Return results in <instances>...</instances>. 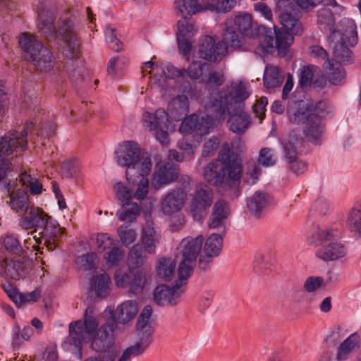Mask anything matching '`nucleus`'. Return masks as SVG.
Returning <instances> with one entry per match:
<instances>
[{
  "label": "nucleus",
  "mask_w": 361,
  "mask_h": 361,
  "mask_svg": "<svg viewBox=\"0 0 361 361\" xmlns=\"http://www.w3.org/2000/svg\"><path fill=\"white\" fill-rule=\"evenodd\" d=\"M324 75L328 81L334 85H342L345 79L346 73L341 64L327 60L323 65Z\"/></svg>",
  "instance_id": "a878e982"
},
{
  "label": "nucleus",
  "mask_w": 361,
  "mask_h": 361,
  "mask_svg": "<svg viewBox=\"0 0 361 361\" xmlns=\"http://www.w3.org/2000/svg\"><path fill=\"white\" fill-rule=\"evenodd\" d=\"M214 200L212 188L204 184L196 185L194 192L191 194L190 212L192 217L200 220L202 214L209 209Z\"/></svg>",
  "instance_id": "4468645a"
},
{
  "label": "nucleus",
  "mask_w": 361,
  "mask_h": 361,
  "mask_svg": "<svg viewBox=\"0 0 361 361\" xmlns=\"http://www.w3.org/2000/svg\"><path fill=\"white\" fill-rule=\"evenodd\" d=\"M46 223L42 227L40 232L41 237L45 239V243L50 240H54L61 234V228L59 225L51 218L47 215Z\"/></svg>",
  "instance_id": "a18cd8bd"
},
{
  "label": "nucleus",
  "mask_w": 361,
  "mask_h": 361,
  "mask_svg": "<svg viewBox=\"0 0 361 361\" xmlns=\"http://www.w3.org/2000/svg\"><path fill=\"white\" fill-rule=\"evenodd\" d=\"M276 12L283 30L295 35L302 34L303 26L299 20L298 9L290 0H279L276 4Z\"/></svg>",
  "instance_id": "9b49d317"
},
{
  "label": "nucleus",
  "mask_w": 361,
  "mask_h": 361,
  "mask_svg": "<svg viewBox=\"0 0 361 361\" xmlns=\"http://www.w3.org/2000/svg\"><path fill=\"white\" fill-rule=\"evenodd\" d=\"M111 280L109 275L103 272L93 276L90 281L91 290L101 298H105L110 293Z\"/></svg>",
  "instance_id": "473e14b6"
},
{
  "label": "nucleus",
  "mask_w": 361,
  "mask_h": 361,
  "mask_svg": "<svg viewBox=\"0 0 361 361\" xmlns=\"http://www.w3.org/2000/svg\"><path fill=\"white\" fill-rule=\"evenodd\" d=\"M130 186L133 190V197L137 200H143L146 197L149 192V178L148 177H135L131 179L126 177Z\"/></svg>",
  "instance_id": "4c0bfd02"
},
{
  "label": "nucleus",
  "mask_w": 361,
  "mask_h": 361,
  "mask_svg": "<svg viewBox=\"0 0 361 361\" xmlns=\"http://www.w3.org/2000/svg\"><path fill=\"white\" fill-rule=\"evenodd\" d=\"M139 338L134 345L126 348L117 361H130L132 357L142 354L152 342V338L138 336Z\"/></svg>",
  "instance_id": "72a5a7b5"
},
{
  "label": "nucleus",
  "mask_w": 361,
  "mask_h": 361,
  "mask_svg": "<svg viewBox=\"0 0 361 361\" xmlns=\"http://www.w3.org/2000/svg\"><path fill=\"white\" fill-rule=\"evenodd\" d=\"M176 264L171 258H161L157 264V273L159 277L170 281L174 276Z\"/></svg>",
  "instance_id": "c03bdc74"
},
{
  "label": "nucleus",
  "mask_w": 361,
  "mask_h": 361,
  "mask_svg": "<svg viewBox=\"0 0 361 361\" xmlns=\"http://www.w3.org/2000/svg\"><path fill=\"white\" fill-rule=\"evenodd\" d=\"M315 243H326L317 251V256L324 261H336L345 257L348 250L346 247L338 241L340 233L333 228H318L312 234Z\"/></svg>",
  "instance_id": "6e6552de"
},
{
  "label": "nucleus",
  "mask_w": 361,
  "mask_h": 361,
  "mask_svg": "<svg viewBox=\"0 0 361 361\" xmlns=\"http://www.w3.org/2000/svg\"><path fill=\"white\" fill-rule=\"evenodd\" d=\"M160 241V235L154 228V223L147 221L141 234V242L143 249L148 254H154L156 247Z\"/></svg>",
  "instance_id": "393cba45"
},
{
  "label": "nucleus",
  "mask_w": 361,
  "mask_h": 361,
  "mask_svg": "<svg viewBox=\"0 0 361 361\" xmlns=\"http://www.w3.org/2000/svg\"><path fill=\"white\" fill-rule=\"evenodd\" d=\"M283 81V77L278 66H267L263 78L264 86L268 89L280 87Z\"/></svg>",
  "instance_id": "e433bc0d"
},
{
  "label": "nucleus",
  "mask_w": 361,
  "mask_h": 361,
  "mask_svg": "<svg viewBox=\"0 0 361 361\" xmlns=\"http://www.w3.org/2000/svg\"><path fill=\"white\" fill-rule=\"evenodd\" d=\"M124 257V250L120 246H114L104 255L107 265L114 267L118 264Z\"/></svg>",
  "instance_id": "6e6d98bb"
},
{
  "label": "nucleus",
  "mask_w": 361,
  "mask_h": 361,
  "mask_svg": "<svg viewBox=\"0 0 361 361\" xmlns=\"http://www.w3.org/2000/svg\"><path fill=\"white\" fill-rule=\"evenodd\" d=\"M257 163L264 167H270L277 161V156L273 149L263 147L259 152Z\"/></svg>",
  "instance_id": "8fccbe9b"
},
{
  "label": "nucleus",
  "mask_w": 361,
  "mask_h": 361,
  "mask_svg": "<svg viewBox=\"0 0 361 361\" xmlns=\"http://www.w3.org/2000/svg\"><path fill=\"white\" fill-rule=\"evenodd\" d=\"M179 175L178 168L172 163H159L152 176L151 184L155 190L176 180Z\"/></svg>",
  "instance_id": "dca6fc26"
},
{
  "label": "nucleus",
  "mask_w": 361,
  "mask_h": 361,
  "mask_svg": "<svg viewBox=\"0 0 361 361\" xmlns=\"http://www.w3.org/2000/svg\"><path fill=\"white\" fill-rule=\"evenodd\" d=\"M275 33L276 37V48H278L279 51L286 50L293 44L294 40L293 34L290 31L281 30Z\"/></svg>",
  "instance_id": "13d9d810"
},
{
  "label": "nucleus",
  "mask_w": 361,
  "mask_h": 361,
  "mask_svg": "<svg viewBox=\"0 0 361 361\" xmlns=\"http://www.w3.org/2000/svg\"><path fill=\"white\" fill-rule=\"evenodd\" d=\"M289 139V141L283 145L284 158L288 164L297 160L295 142H297L298 137L295 132L292 131L290 133Z\"/></svg>",
  "instance_id": "3c124183"
},
{
  "label": "nucleus",
  "mask_w": 361,
  "mask_h": 361,
  "mask_svg": "<svg viewBox=\"0 0 361 361\" xmlns=\"http://www.w3.org/2000/svg\"><path fill=\"white\" fill-rule=\"evenodd\" d=\"M121 208L118 211L117 216L121 221L133 222L140 214V207L135 202H127L121 204Z\"/></svg>",
  "instance_id": "a19ab883"
},
{
  "label": "nucleus",
  "mask_w": 361,
  "mask_h": 361,
  "mask_svg": "<svg viewBox=\"0 0 361 361\" xmlns=\"http://www.w3.org/2000/svg\"><path fill=\"white\" fill-rule=\"evenodd\" d=\"M327 36L329 43L347 42L349 46H354L357 42L356 25L350 18H343Z\"/></svg>",
  "instance_id": "2eb2a0df"
},
{
  "label": "nucleus",
  "mask_w": 361,
  "mask_h": 361,
  "mask_svg": "<svg viewBox=\"0 0 361 361\" xmlns=\"http://www.w3.org/2000/svg\"><path fill=\"white\" fill-rule=\"evenodd\" d=\"M228 94L224 91H218L209 98V101L207 106L212 105V103H217L220 100V93L225 94L226 100V106L234 108H244L245 101L250 96V90L248 86L242 82H232L228 87Z\"/></svg>",
  "instance_id": "ddd939ff"
},
{
  "label": "nucleus",
  "mask_w": 361,
  "mask_h": 361,
  "mask_svg": "<svg viewBox=\"0 0 361 361\" xmlns=\"http://www.w3.org/2000/svg\"><path fill=\"white\" fill-rule=\"evenodd\" d=\"M357 334H351L340 345L337 353V358L338 360H345L348 355L357 347Z\"/></svg>",
  "instance_id": "49530a36"
},
{
  "label": "nucleus",
  "mask_w": 361,
  "mask_h": 361,
  "mask_svg": "<svg viewBox=\"0 0 361 361\" xmlns=\"http://www.w3.org/2000/svg\"><path fill=\"white\" fill-rule=\"evenodd\" d=\"M197 32L193 23L190 22L187 18H183L178 22L177 37L186 38L192 37Z\"/></svg>",
  "instance_id": "4d7b16f0"
},
{
  "label": "nucleus",
  "mask_w": 361,
  "mask_h": 361,
  "mask_svg": "<svg viewBox=\"0 0 361 361\" xmlns=\"http://www.w3.org/2000/svg\"><path fill=\"white\" fill-rule=\"evenodd\" d=\"M152 169L151 155L144 151L135 161L126 170V177L135 179V177H148Z\"/></svg>",
  "instance_id": "4be33fe9"
},
{
  "label": "nucleus",
  "mask_w": 361,
  "mask_h": 361,
  "mask_svg": "<svg viewBox=\"0 0 361 361\" xmlns=\"http://www.w3.org/2000/svg\"><path fill=\"white\" fill-rule=\"evenodd\" d=\"M212 124V118L209 116L199 117L197 115H192L183 121L179 130L183 134L192 133L194 136L202 137L209 133Z\"/></svg>",
  "instance_id": "a211bd4d"
},
{
  "label": "nucleus",
  "mask_w": 361,
  "mask_h": 361,
  "mask_svg": "<svg viewBox=\"0 0 361 361\" xmlns=\"http://www.w3.org/2000/svg\"><path fill=\"white\" fill-rule=\"evenodd\" d=\"M174 4L176 11L183 18L191 16L202 9L197 0H175Z\"/></svg>",
  "instance_id": "ea45409f"
},
{
  "label": "nucleus",
  "mask_w": 361,
  "mask_h": 361,
  "mask_svg": "<svg viewBox=\"0 0 361 361\" xmlns=\"http://www.w3.org/2000/svg\"><path fill=\"white\" fill-rule=\"evenodd\" d=\"M187 194L182 189L173 190L161 202V210L166 215H172L181 210L186 200Z\"/></svg>",
  "instance_id": "5701e85b"
},
{
  "label": "nucleus",
  "mask_w": 361,
  "mask_h": 361,
  "mask_svg": "<svg viewBox=\"0 0 361 361\" xmlns=\"http://www.w3.org/2000/svg\"><path fill=\"white\" fill-rule=\"evenodd\" d=\"M333 44L334 58L331 60L338 63H348L352 60V51L348 47L347 42L331 43Z\"/></svg>",
  "instance_id": "37998d69"
},
{
  "label": "nucleus",
  "mask_w": 361,
  "mask_h": 361,
  "mask_svg": "<svg viewBox=\"0 0 361 361\" xmlns=\"http://www.w3.org/2000/svg\"><path fill=\"white\" fill-rule=\"evenodd\" d=\"M346 226L356 237H361V202L356 203L348 212Z\"/></svg>",
  "instance_id": "f704fd0d"
},
{
  "label": "nucleus",
  "mask_w": 361,
  "mask_h": 361,
  "mask_svg": "<svg viewBox=\"0 0 361 361\" xmlns=\"http://www.w3.org/2000/svg\"><path fill=\"white\" fill-rule=\"evenodd\" d=\"M209 64L195 61L190 64L186 71L188 75L192 80H197L203 77L204 72L209 71Z\"/></svg>",
  "instance_id": "864d4df0"
},
{
  "label": "nucleus",
  "mask_w": 361,
  "mask_h": 361,
  "mask_svg": "<svg viewBox=\"0 0 361 361\" xmlns=\"http://www.w3.org/2000/svg\"><path fill=\"white\" fill-rule=\"evenodd\" d=\"M0 275L8 279L19 280L23 277V269L19 261L4 259L0 265Z\"/></svg>",
  "instance_id": "c9c22d12"
},
{
  "label": "nucleus",
  "mask_w": 361,
  "mask_h": 361,
  "mask_svg": "<svg viewBox=\"0 0 361 361\" xmlns=\"http://www.w3.org/2000/svg\"><path fill=\"white\" fill-rule=\"evenodd\" d=\"M144 151L137 142L125 141L115 152V159L119 166L127 169Z\"/></svg>",
  "instance_id": "aec40b11"
},
{
  "label": "nucleus",
  "mask_w": 361,
  "mask_h": 361,
  "mask_svg": "<svg viewBox=\"0 0 361 361\" xmlns=\"http://www.w3.org/2000/svg\"><path fill=\"white\" fill-rule=\"evenodd\" d=\"M91 348L95 352L108 353L114 350V337L113 330L106 325H102L97 332L91 343Z\"/></svg>",
  "instance_id": "412c9836"
},
{
  "label": "nucleus",
  "mask_w": 361,
  "mask_h": 361,
  "mask_svg": "<svg viewBox=\"0 0 361 361\" xmlns=\"http://www.w3.org/2000/svg\"><path fill=\"white\" fill-rule=\"evenodd\" d=\"M229 213L230 211L227 203L222 200L215 202L212 212V214H214V216L224 221L228 217Z\"/></svg>",
  "instance_id": "69168bd1"
},
{
  "label": "nucleus",
  "mask_w": 361,
  "mask_h": 361,
  "mask_svg": "<svg viewBox=\"0 0 361 361\" xmlns=\"http://www.w3.org/2000/svg\"><path fill=\"white\" fill-rule=\"evenodd\" d=\"M114 190L116 197L121 202V204H123V203L130 202V200L133 197V194L122 183L119 182L116 183L114 187Z\"/></svg>",
  "instance_id": "bf43d9fd"
},
{
  "label": "nucleus",
  "mask_w": 361,
  "mask_h": 361,
  "mask_svg": "<svg viewBox=\"0 0 361 361\" xmlns=\"http://www.w3.org/2000/svg\"><path fill=\"white\" fill-rule=\"evenodd\" d=\"M189 111L188 99L185 95H178L169 104L168 115L176 121L182 120Z\"/></svg>",
  "instance_id": "c85d7f7f"
},
{
  "label": "nucleus",
  "mask_w": 361,
  "mask_h": 361,
  "mask_svg": "<svg viewBox=\"0 0 361 361\" xmlns=\"http://www.w3.org/2000/svg\"><path fill=\"white\" fill-rule=\"evenodd\" d=\"M317 24L322 30L331 32L336 25L335 18L329 8H321L317 12Z\"/></svg>",
  "instance_id": "79ce46f5"
},
{
  "label": "nucleus",
  "mask_w": 361,
  "mask_h": 361,
  "mask_svg": "<svg viewBox=\"0 0 361 361\" xmlns=\"http://www.w3.org/2000/svg\"><path fill=\"white\" fill-rule=\"evenodd\" d=\"M115 30L111 27L109 25L106 27L105 36L107 42L109 44L110 48L118 52L122 49L123 44L118 40L115 34Z\"/></svg>",
  "instance_id": "680f3d73"
},
{
  "label": "nucleus",
  "mask_w": 361,
  "mask_h": 361,
  "mask_svg": "<svg viewBox=\"0 0 361 361\" xmlns=\"http://www.w3.org/2000/svg\"><path fill=\"white\" fill-rule=\"evenodd\" d=\"M236 4L235 0H212L211 7L219 13H227Z\"/></svg>",
  "instance_id": "338daca9"
},
{
  "label": "nucleus",
  "mask_w": 361,
  "mask_h": 361,
  "mask_svg": "<svg viewBox=\"0 0 361 361\" xmlns=\"http://www.w3.org/2000/svg\"><path fill=\"white\" fill-rule=\"evenodd\" d=\"M147 254L148 253L146 252L142 246L139 243L135 244L130 247L127 258V264L130 272L141 268L146 264Z\"/></svg>",
  "instance_id": "c756f323"
},
{
  "label": "nucleus",
  "mask_w": 361,
  "mask_h": 361,
  "mask_svg": "<svg viewBox=\"0 0 361 361\" xmlns=\"http://www.w3.org/2000/svg\"><path fill=\"white\" fill-rule=\"evenodd\" d=\"M231 23L241 34L247 37H253L256 24L252 16L247 13H237L231 19Z\"/></svg>",
  "instance_id": "cd10ccee"
},
{
  "label": "nucleus",
  "mask_w": 361,
  "mask_h": 361,
  "mask_svg": "<svg viewBox=\"0 0 361 361\" xmlns=\"http://www.w3.org/2000/svg\"><path fill=\"white\" fill-rule=\"evenodd\" d=\"M99 326V320L92 307H87L83 315V321L77 320L69 324L68 343L78 350L77 358L82 357V343L90 341Z\"/></svg>",
  "instance_id": "423d86ee"
},
{
  "label": "nucleus",
  "mask_w": 361,
  "mask_h": 361,
  "mask_svg": "<svg viewBox=\"0 0 361 361\" xmlns=\"http://www.w3.org/2000/svg\"><path fill=\"white\" fill-rule=\"evenodd\" d=\"M271 197L261 191L255 192L247 200V206L250 212L255 216H259L261 212L270 204Z\"/></svg>",
  "instance_id": "2f4dec72"
},
{
  "label": "nucleus",
  "mask_w": 361,
  "mask_h": 361,
  "mask_svg": "<svg viewBox=\"0 0 361 361\" xmlns=\"http://www.w3.org/2000/svg\"><path fill=\"white\" fill-rule=\"evenodd\" d=\"M324 280L320 276H309L303 284V289L307 293H313L323 286Z\"/></svg>",
  "instance_id": "774afa93"
},
{
  "label": "nucleus",
  "mask_w": 361,
  "mask_h": 361,
  "mask_svg": "<svg viewBox=\"0 0 361 361\" xmlns=\"http://www.w3.org/2000/svg\"><path fill=\"white\" fill-rule=\"evenodd\" d=\"M48 214L40 207L33 205L30 209L24 213L18 221L19 227L24 231L33 229L30 233L37 232L42 228L45 224ZM30 235V233H28Z\"/></svg>",
  "instance_id": "6ab92c4d"
},
{
  "label": "nucleus",
  "mask_w": 361,
  "mask_h": 361,
  "mask_svg": "<svg viewBox=\"0 0 361 361\" xmlns=\"http://www.w3.org/2000/svg\"><path fill=\"white\" fill-rule=\"evenodd\" d=\"M229 213L230 211L227 203L222 200L215 202L212 212V214H214V216L224 221L228 217Z\"/></svg>",
  "instance_id": "0e129e2a"
},
{
  "label": "nucleus",
  "mask_w": 361,
  "mask_h": 361,
  "mask_svg": "<svg viewBox=\"0 0 361 361\" xmlns=\"http://www.w3.org/2000/svg\"><path fill=\"white\" fill-rule=\"evenodd\" d=\"M118 235L120 241L125 246H128L133 243L137 238V233L135 230L127 226H121L117 230Z\"/></svg>",
  "instance_id": "5fc2aeb1"
},
{
  "label": "nucleus",
  "mask_w": 361,
  "mask_h": 361,
  "mask_svg": "<svg viewBox=\"0 0 361 361\" xmlns=\"http://www.w3.org/2000/svg\"><path fill=\"white\" fill-rule=\"evenodd\" d=\"M229 152L228 145H224L219 159L209 162L205 167L204 176L209 184L221 186L226 180L239 183L243 176L242 161L237 156L229 154Z\"/></svg>",
  "instance_id": "f03ea898"
},
{
  "label": "nucleus",
  "mask_w": 361,
  "mask_h": 361,
  "mask_svg": "<svg viewBox=\"0 0 361 361\" xmlns=\"http://www.w3.org/2000/svg\"><path fill=\"white\" fill-rule=\"evenodd\" d=\"M8 186L9 201L11 209L20 216L27 212L35 204L30 201L27 193L20 188L10 192V184Z\"/></svg>",
  "instance_id": "b1692460"
},
{
  "label": "nucleus",
  "mask_w": 361,
  "mask_h": 361,
  "mask_svg": "<svg viewBox=\"0 0 361 361\" xmlns=\"http://www.w3.org/2000/svg\"><path fill=\"white\" fill-rule=\"evenodd\" d=\"M152 314V307L150 305L145 306L139 315L136 322L137 336H142L152 338L154 329L151 324Z\"/></svg>",
  "instance_id": "7c9ffc66"
},
{
  "label": "nucleus",
  "mask_w": 361,
  "mask_h": 361,
  "mask_svg": "<svg viewBox=\"0 0 361 361\" xmlns=\"http://www.w3.org/2000/svg\"><path fill=\"white\" fill-rule=\"evenodd\" d=\"M223 247L222 234L214 233L210 235L204 243L203 252L207 257L218 256Z\"/></svg>",
  "instance_id": "58836bf2"
},
{
  "label": "nucleus",
  "mask_w": 361,
  "mask_h": 361,
  "mask_svg": "<svg viewBox=\"0 0 361 361\" xmlns=\"http://www.w3.org/2000/svg\"><path fill=\"white\" fill-rule=\"evenodd\" d=\"M262 174V169L260 166L254 161H250L247 163L245 172L243 176L244 182L250 185H253L259 180Z\"/></svg>",
  "instance_id": "de8ad7c7"
},
{
  "label": "nucleus",
  "mask_w": 361,
  "mask_h": 361,
  "mask_svg": "<svg viewBox=\"0 0 361 361\" xmlns=\"http://www.w3.org/2000/svg\"><path fill=\"white\" fill-rule=\"evenodd\" d=\"M143 121L149 131H155L154 136L157 140L162 145L168 144V131L170 128V122L168 118V114L164 109H159L154 114L145 112L143 114Z\"/></svg>",
  "instance_id": "f8f14e48"
},
{
  "label": "nucleus",
  "mask_w": 361,
  "mask_h": 361,
  "mask_svg": "<svg viewBox=\"0 0 361 361\" xmlns=\"http://www.w3.org/2000/svg\"><path fill=\"white\" fill-rule=\"evenodd\" d=\"M208 74L205 78H202V82L207 84H214L216 86L223 85L225 81L224 73L220 71H212L210 67L207 71Z\"/></svg>",
  "instance_id": "052dcab7"
},
{
  "label": "nucleus",
  "mask_w": 361,
  "mask_h": 361,
  "mask_svg": "<svg viewBox=\"0 0 361 361\" xmlns=\"http://www.w3.org/2000/svg\"><path fill=\"white\" fill-rule=\"evenodd\" d=\"M138 311L139 305L136 300H126L116 309L115 320L120 324H127L136 317Z\"/></svg>",
  "instance_id": "bb28decb"
},
{
  "label": "nucleus",
  "mask_w": 361,
  "mask_h": 361,
  "mask_svg": "<svg viewBox=\"0 0 361 361\" xmlns=\"http://www.w3.org/2000/svg\"><path fill=\"white\" fill-rule=\"evenodd\" d=\"M20 183L23 186L25 187V188L29 189L30 193L32 195H39L42 191V183L27 172H24L21 174Z\"/></svg>",
  "instance_id": "09e8293b"
},
{
  "label": "nucleus",
  "mask_w": 361,
  "mask_h": 361,
  "mask_svg": "<svg viewBox=\"0 0 361 361\" xmlns=\"http://www.w3.org/2000/svg\"><path fill=\"white\" fill-rule=\"evenodd\" d=\"M35 131L32 122L25 123L21 132L9 131L4 136L0 137V180L7 177L11 172V164L6 158H8L14 152L24 151L27 149V138L30 135V141L33 144L37 142L39 137L38 132L33 137Z\"/></svg>",
  "instance_id": "7ed1b4c3"
},
{
  "label": "nucleus",
  "mask_w": 361,
  "mask_h": 361,
  "mask_svg": "<svg viewBox=\"0 0 361 361\" xmlns=\"http://www.w3.org/2000/svg\"><path fill=\"white\" fill-rule=\"evenodd\" d=\"M204 238H183L176 248V259L178 263V274L180 280H187L191 275L196 259L202 247Z\"/></svg>",
  "instance_id": "0eeeda50"
},
{
  "label": "nucleus",
  "mask_w": 361,
  "mask_h": 361,
  "mask_svg": "<svg viewBox=\"0 0 361 361\" xmlns=\"http://www.w3.org/2000/svg\"><path fill=\"white\" fill-rule=\"evenodd\" d=\"M146 273L145 269H139L131 276L129 288L130 292L134 294L141 292L144 288L146 281Z\"/></svg>",
  "instance_id": "603ef678"
},
{
  "label": "nucleus",
  "mask_w": 361,
  "mask_h": 361,
  "mask_svg": "<svg viewBox=\"0 0 361 361\" xmlns=\"http://www.w3.org/2000/svg\"><path fill=\"white\" fill-rule=\"evenodd\" d=\"M220 100L207 106L208 111L215 114V118H221L224 114L229 115L228 123L229 128L233 133L241 135L244 133L250 124V117L244 108H234L226 106L225 94L220 93Z\"/></svg>",
  "instance_id": "1a4fd4ad"
},
{
  "label": "nucleus",
  "mask_w": 361,
  "mask_h": 361,
  "mask_svg": "<svg viewBox=\"0 0 361 361\" xmlns=\"http://www.w3.org/2000/svg\"><path fill=\"white\" fill-rule=\"evenodd\" d=\"M288 117L293 123H305L304 134L309 141L316 142L322 133V126L319 116L310 114L307 109H291L288 111Z\"/></svg>",
  "instance_id": "9d476101"
},
{
  "label": "nucleus",
  "mask_w": 361,
  "mask_h": 361,
  "mask_svg": "<svg viewBox=\"0 0 361 361\" xmlns=\"http://www.w3.org/2000/svg\"><path fill=\"white\" fill-rule=\"evenodd\" d=\"M185 280H180L172 288L166 285L158 286L154 291V300L159 305H171L178 303L180 295L184 292L183 288Z\"/></svg>",
  "instance_id": "f3484780"
},
{
  "label": "nucleus",
  "mask_w": 361,
  "mask_h": 361,
  "mask_svg": "<svg viewBox=\"0 0 361 361\" xmlns=\"http://www.w3.org/2000/svg\"><path fill=\"white\" fill-rule=\"evenodd\" d=\"M54 16L49 11L39 14L38 29L47 40L59 38L63 41V55L71 59H76L80 54L78 32L73 22L68 18L61 20L57 28L54 25Z\"/></svg>",
  "instance_id": "f257e3e1"
},
{
  "label": "nucleus",
  "mask_w": 361,
  "mask_h": 361,
  "mask_svg": "<svg viewBox=\"0 0 361 361\" xmlns=\"http://www.w3.org/2000/svg\"><path fill=\"white\" fill-rule=\"evenodd\" d=\"M3 243L6 250L13 254L20 255L23 252L18 240L13 235L6 236L3 240Z\"/></svg>",
  "instance_id": "e2e57ef3"
},
{
  "label": "nucleus",
  "mask_w": 361,
  "mask_h": 361,
  "mask_svg": "<svg viewBox=\"0 0 361 361\" xmlns=\"http://www.w3.org/2000/svg\"><path fill=\"white\" fill-rule=\"evenodd\" d=\"M228 47L243 51L247 49L243 38L240 37L233 28L226 25L221 42L215 44L214 38L208 35L202 38L200 46V54L205 60L215 62L221 60Z\"/></svg>",
  "instance_id": "20e7f679"
},
{
  "label": "nucleus",
  "mask_w": 361,
  "mask_h": 361,
  "mask_svg": "<svg viewBox=\"0 0 361 361\" xmlns=\"http://www.w3.org/2000/svg\"><path fill=\"white\" fill-rule=\"evenodd\" d=\"M19 44L25 59L30 61L41 72H49L55 65L52 53L44 47L35 36L22 33L19 37Z\"/></svg>",
  "instance_id": "39448f33"
}]
</instances>
